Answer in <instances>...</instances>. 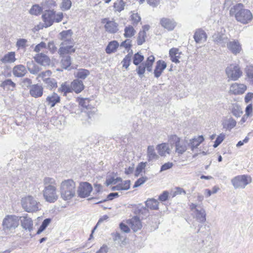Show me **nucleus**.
Wrapping results in <instances>:
<instances>
[{"instance_id": "a19ab883", "label": "nucleus", "mask_w": 253, "mask_h": 253, "mask_svg": "<svg viewBox=\"0 0 253 253\" xmlns=\"http://www.w3.org/2000/svg\"><path fill=\"white\" fill-rule=\"evenodd\" d=\"M58 92L63 94V95H66L67 93L71 92V85H69L65 82L62 83L58 89Z\"/></svg>"}, {"instance_id": "ea45409f", "label": "nucleus", "mask_w": 253, "mask_h": 253, "mask_svg": "<svg viewBox=\"0 0 253 253\" xmlns=\"http://www.w3.org/2000/svg\"><path fill=\"white\" fill-rule=\"evenodd\" d=\"M136 33V31L132 26H126L124 29V37L126 38H130L133 37Z\"/></svg>"}, {"instance_id": "f704fd0d", "label": "nucleus", "mask_w": 253, "mask_h": 253, "mask_svg": "<svg viewBox=\"0 0 253 253\" xmlns=\"http://www.w3.org/2000/svg\"><path fill=\"white\" fill-rule=\"evenodd\" d=\"M147 157L149 162L157 160L159 156L156 154L153 146H149L147 148Z\"/></svg>"}, {"instance_id": "412c9836", "label": "nucleus", "mask_w": 253, "mask_h": 253, "mask_svg": "<svg viewBox=\"0 0 253 253\" xmlns=\"http://www.w3.org/2000/svg\"><path fill=\"white\" fill-rule=\"evenodd\" d=\"M212 38L213 42L215 43L220 45L223 47H225L229 41L228 38L225 35L219 33L213 35Z\"/></svg>"}, {"instance_id": "a18cd8bd", "label": "nucleus", "mask_w": 253, "mask_h": 253, "mask_svg": "<svg viewBox=\"0 0 253 253\" xmlns=\"http://www.w3.org/2000/svg\"><path fill=\"white\" fill-rule=\"evenodd\" d=\"M141 19L140 15L137 13H132L129 18L131 24L134 26H137Z\"/></svg>"}, {"instance_id": "423d86ee", "label": "nucleus", "mask_w": 253, "mask_h": 253, "mask_svg": "<svg viewBox=\"0 0 253 253\" xmlns=\"http://www.w3.org/2000/svg\"><path fill=\"white\" fill-rule=\"evenodd\" d=\"M225 73L228 80L237 81L242 76L243 72L238 65L232 64L228 66L225 69Z\"/></svg>"}, {"instance_id": "79ce46f5", "label": "nucleus", "mask_w": 253, "mask_h": 253, "mask_svg": "<svg viewBox=\"0 0 253 253\" xmlns=\"http://www.w3.org/2000/svg\"><path fill=\"white\" fill-rule=\"evenodd\" d=\"M0 86L4 89L13 90L15 86V84L10 79H7L1 83Z\"/></svg>"}, {"instance_id": "c9c22d12", "label": "nucleus", "mask_w": 253, "mask_h": 253, "mask_svg": "<svg viewBox=\"0 0 253 253\" xmlns=\"http://www.w3.org/2000/svg\"><path fill=\"white\" fill-rule=\"evenodd\" d=\"M236 121L233 118H230L222 123L223 127L227 130H231L236 125Z\"/></svg>"}, {"instance_id": "c03bdc74", "label": "nucleus", "mask_w": 253, "mask_h": 253, "mask_svg": "<svg viewBox=\"0 0 253 253\" xmlns=\"http://www.w3.org/2000/svg\"><path fill=\"white\" fill-rule=\"evenodd\" d=\"M44 83L46 84V87L49 90H51L53 88H56L57 87V83L55 79L53 78H49L48 79H45V82Z\"/></svg>"}, {"instance_id": "9d476101", "label": "nucleus", "mask_w": 253, "mask_h": 253, "mask_svg": "<svg viewBox=\"0 0 253 253\" xmlns=\"http://www.w3.org/2000/svg\"><path fill=\"white\" fill-rule=\"evenodd\" d=\"M171 138L175 141V152L179 155L183 154L187 149L188 141L185 139H180L175 135H172Z\"/></svg>"}, {"instance_id": "72a5a7b5", "label": "nucleus", "mask_w": 253, "mask_h": 253, "mask_svg": "<svg viewBox=\"0 0 253 253\" xmlns=\"http://www.w3.org/2000/svg\"><path fill=\"white\" fill-rule=\"evenodd\" d=\"M246 79L251 84H253V66H247L245 69Z\"/></svg>"}, {"instance_id": "b1692460", "label": "nucleus", "mask_w": 253, "mask_h": 253, "mask_svg": "<svg viewBox=\"0 0 253 253\" xmlns=\"http://www.w3.org/2000/svg\"><path fill=\"white\" fill-rule=\"evenodd\" d=\"M166 67L167 64L165 61L162 60L158 61L154 72L155 77L157 78L160 77L162 72Z\"/></svg>"}, {"instance_id": "58836bf2", "label": "nucleus", "mask_w": 253, "mask_h": 253, "mask_svg": "<svg viewBox=\"0 0 253 253\" xmlns=\"http://www.w3.org/2000/svg\"><path fill=\"white\" fill-rule=\"evenodd\" d=\"M231 112L232 114L236 117H240L243 114L241 106L237 103L232 104Z\"/></svg>"}, {"instance_id": "bb28decb", "label": "nucleus", "mask_w": 253, "mask_h": 253, "mask_svg": "<svg viewBox=\"0 0 253 253\" xmlns=\"http://www.w3.org/2000/svg\"><path fill=\"white\" fill-rule=\"evenodd\" d=\"M12 73L15 77H22L27 73V70L24 65L20 64L14 67Z\"/></svg>"}, {"instance_id": "0eeeda50", "label": "nucleus", "mask_w": 253, "mask_h": 253, "mask_svg": "<svg viewBox=\"0 0 253 253\" xmlns=\"http://www.w3.org/2000/svg\"><path fill=\"white\" fill-rule=\"evenodd\" d=\"M146 207H144L142 205L137 206L136 213L139 214H147L149 213L148 209L152 210H156L158 209L159 203L157 200L154 199H150L147 200L146 202Z\"/></svg>"}, {"instance_id": "774afa93", "label": "nucleus", "mask_w": 253, "mask_h": 253, "mask_svg": "<svg viewBox=\"0 0 253 253\" xmlns=\"http://www.w3.org/2000/svg\"><path fill=\"white\" fill-rule=\"evenodd\" d=\"M32 81L29 78H25L23 80L22 82V85L24 87H30L32 85Z\"/></svg>"}, {"instance_id": "6e6552de", "label": "nucleus", "mask_w": 253, "mask_h": 253, "mask_svg": "<svg viewBox=\"0 0 253 253\" xmlns=\"http://www.w3.org/2000/svg\"><path fill=\"white\" fill-rule=\"evenodd\" d=\"M105 31L109 34H115L119 31V25L114 18H105L102 19Z\"/></svg>"}, {"instance_id": "6ab92c4d", "label": "nucleus", "mask_w": 253, "mask_h": 253, "mask_svg": "<svg viewBox=\"0 0 253 253\" xmlns=\"http://www.w3.org/2000/svg\"><path fill=\"white\" fill-rule=\"evenodd\" d=\"M60 101V96L55 92H52L49 94L46 98L45 102L47 105L50 106V108H52L55 105L59 103Z\"/></svg>"}, {"instance_id": "1a4fd4ad", "label": "nucleus", "mask_w": 253, "mask_h": 253, "mask_svg": "<svg viewBox=\"0 0 253 253\" xmlns=\"http://www.w3.org/2000/svg\"><path fill=\"white\" fill-rule=\"evenodd\" d=\"M251 182V177L246 175H238L231 180V183L235 189H243Z\"/></svg>"}, {"instance_id": "4468645a", "label": "nucleus", "mask_w": 253, "mask_h": 253, "mask_svg": "<svg viewBox=\"0 0 253 253\" xmlns=\"http://www.w3.org/2000/svg\"><path fill=\"white\" fill-rule=\"evenodd\" d=\"M226 46L228 49L234 55H237L242 50L241 44L236 40H229Z\"/></svg>"}, {"instance_id": "13d9d810", "label": "nucleus", "mask_w": 253, "mask_h": 253, "mask_svg": "<svg viewBox=\"0 0 253 253\" xmlns=\"http://www.w3.org/2000/svg\"><path fill=\"white\" fill-rule=\"evenodd\" d=\"M131 55L130 53L127 54L123 60L122 63H123V67L127 69L130 65Z\"/></svg>"}, {"instance_id": "e2e57ef3", "label": "nucleus", "mask_w": 253, "mask_h": 253, "mask_svg": "<svg viewBox=\"0 0 253 253\" xmlns=\"http://www.w3.org/2000/svg\"><path fill=\"white\" fill-rule=\"evenodd\" d=\"M186 194V191L182 188L179 187H176L175 188V190L173 192L171 195L172 196V197H174L177 195H181V194Z\"/></svg>"}, {"instance_id": "4be33fe9", "label": "nucleus", "mask_w": 253, "mask_h": 253, "mask_svg": "<svg viewBox=\"0 0 253 253\" xmlns=\"http://www.w3.org/2000/svg\"><path fill=\"white\" fill-rule=\"evenodd\" d=\"M35 60L42 66L49 65L50 63V58L44 53H38L34 57Z\"/></svg>"}, {"instance_id": "09e8293b", "label": "nucleus", "mask_w": 253, "mask_h": 253, "mask_svg": "<svg viewBox=\"0 0 253 253\" xmlns=\"http://www.w3.org/2000/svg\"><path fill=\"white\" fill-rule=\"evenodd\" d=\"M78 101L79 102V105L83 107L84 108L89 109V101L90 100L87 98H78Z\"/></svg>"}, {"instance_id": "bf43d9fd", "label": "nucleus", "mask_w": 253, "mask_h": 253, "mask_svg": "<svg viewBox=\"0 0 253 253\" xmlns=\"http://www.w3.org/2000/svg\"><path fill=\"white\" fill-rule=\"evenodd\" d=\"M225 136V135L223 133H220L218 135L214 141V143L213 146V147L216 148L218 145H219L224 139Z\"/></svg>"}, {"instance_id": "393cba45", "label": "nucleus", "mask_w": 253, "mask_h": 253, "mask_svg": "<svg viewBox=\"0 0 253 253\" xmlns=\"http://www.w3.org/2000/svg\"><path fill=\"white\" fill-rule=\"evenodd\" d=\"M181 53V52L177 48H171L169 51V54L171 61L175 63H179Z\"/></svg>"}, {"instance_id": "0e129e2a", "label": "nucleus", "mask_w": 253, "mask_h": 253, "mask_svg": "<svg viewBox=\"0 0 253 253\" xmlns=\"http://www.w3.org/2000/svg\"><path fill=\"white\" fill-rule=\"evenodd\" d=\"M27 40L24 39H19L16 44V46L18 48H24L26 46Z\"/></svg>"}, {"instance_id": "680f3d73", "label": "nucleus", "mask_w": 253, "mask_h": 253, "mask_svg": "<svg viewBox=\"0 0 253 253\" xmlns=\"http://www.w3.org/2000/svg\"><path fill=\"white\" fill-rule=\"evenodd\" d=\"M47 49L49 50L50 52L52 54L54 53L57 51V47L53 41L49 42L47 44Z\"/></svg>"}, {"instance_id": "4d7b16f0", "label": "nucleus", "mask_w": 253, "mask_h": 253, "mask_svg": "<svg viewBox=\"0 0 253 253\" xmlns=\"http://www.w3.org/2000/svg\"><path fill=\"white\" fill-rule=\"evenodd\" d=\"M122 181V178L120 177H117L115 178L113 177H109L106 180V184L107 186H109L111 184H116L118 182Z\"/></svg>"}, {"instance_id": "dca6fc26", "label": "nucleus", "mask_w": 253, "mask_h": 253, "mask_svg": "<svg viewBox=\"0 0 253 253\" xmlns=\"http://www.w3.org/2000/svg\"><path fill=\"white\" fill-rule=\"evenodd\" d=\"M43 92V87L39 84H33L29 90L31 96L36 98L42 96Z\"/></svg>"}, {"instance_id": "f3484780", "label": "nucleus", "mask_w": 253, "mask_h": 253, "mask_svg": "<svg viewBox=\"0 0 253 253\" xmlns=\"http://www.w3.org/2000/svg\"><path fill=\"white\" fill-rule=\"evenodd\" d=\"M74 44L60 45V47L58 50V53L59 56L68 55L67 54L74 53L76 48L74 47Z\"/></svg>"}, {"instance_id": "5fc2aeb1", "label": "nucleus", "mask_w": 253, "mask_h": 253, "mask_svg": "<svg viewBox=\"0 0 253 253\" xmlns=\"http://www.w3.org/2000/svg\"><path fill=\"white\" fill-rule=\"evenodd\" d=\"M72 5V2L70 0H62L61 4V8L62 10H69Z\"/></svg>"}, {"instance_id": "cd10ccee", "label": "nucleus", "mask_w": 253, "mask_h": 253, "mask_svg": "<svg viewBox=\"0 0 253 253\" xmlns=\"http://www.w3.org/2000/svg\"><path fill=\"white\" fill-rule=\"evenodd\" d=\"M128 224L134 232H136L142 227V224L139 217L134 216L128 221Z\"/></svg>"}, {"instance_id": "7ed1b4c3", "label": "nucleus", "mask_w": 253, "mask_h": 253, "mask_svg": "<svg viewBox=\"0 0 253 253\" xmlns=\"http://www.w3.org/2000/svg\"><path fill=\"white\" fill-rule=\"evenodd\" d=\"M60 190L61 197L63 200H70L75 196V182L72 179L65 180L61 182Z\"/></svg>"}, {"instance_id": "a878e982", "label": "nucleus", "mask_w": 253, "mask_h": 253, "mask_svg": "<svg viewBox=\"0 0 253 253\" xmlns=\"http://www.w3.org/2000/svg\"><path fill=\"white\" fill-rule=\"evenodd\" d=\"M194 38L197 43H202L206 41L207 36L204 30L198 29L195 33Z\"/></svg>"}, {"instance_id": "20e7f679", "label": "nucleus", "mask_w": 253, "mask_h": 253, "mask_svg": "<svg viewBox=\"0 0 253 253\" xmlns=\"http://www.w3.org/2000/svg\"><path fill=\"white\" fill-rule=\"evenodd\" d=\"M20 218L15 215H7L2 222L3 230L6 233H12L19 225Z\"/></svg>"}, {"instance_id": "f8f14e48", "label": "nucleus", "mask_w": 253, "mask_h": 253, "mask_svg": "<svg viewBox=\"0 0 253 253\" xmlns=\"http://www.w3.org/2000/svg\"><path fill=\"white\" fill-rule=\"evenodd\" d=\"M92 190L91 185L87 182L80 183L77 191L79 197L84 198L89 196Z\"/></svg>"}, {"instance_id": "3c124183", "label": "nucleus", "mask_w": 253, "mask_h": 253, "mask_svg": "<svg viewBox=\"0 0 253 253\" xmlns=\"http://www.w3.org/2000/svg\"><path fill=\"white\" fill-rule=\"evenodd\" d=\"M50 222H51L50 218L45 219L42 222V224L40 226V228H39V229L37 232V234H39L41 232H42L47 227V226L49 224Z\"/></svg>"}, {"instance_id": "603ef678", "label": "nucleus", "mask_w": 253, "mask_h": 253, "mask_svg": "<svg viewBox=\"0 0 253 253\" xmlns=\"http://www.w3.org/2000/svg\"><path fill=\"white\" fill-rule=\"evenodd\" d=\"M51 72L50 70H46L44 72H42L38 74V78H41L42 79L43 82H45V79H48L50 78L51 75Z\"/></svg>"}, {"instance_id": "a211bd4d", "label": "nucleus", "mask_w": 253, "mask_h": 253, "mask_svg": "<svg viewBox=\"0 0 253 253\" xmlns=\"http://www.w3.org/2000/svg\"><path fill=\"white\" fill-rule=\"evenodd\" d=\"M247 89V86L243 84L234 83L230 87V92L234 94H241Z\"/></svg>"}, {"instance_id": "e433bc0d", "label": "nucleus", "mask_w": 253, "mask_h": 253, "mask_svg": "<svg viewBox=\"0 0 253 253\" xmlns=\"http://www.w3.org/2000/svg\"><path fill=\"white\" fill-rule=\"evenodd\" d=\"M61 58V64L62 67L67 69L71 64V58L70 55L60 56Z\"/></svg>"}, {"instance_id": "052dcab7", "label": "nucleus", "mask_w": 253, "mask_h": 253, "mask_svg": "<svg viewBox=\"0 0 253 253\" xmlns=\"http://www.w3.org/2000/svg\"><path fill=\"white\" fill-rule=\"evenodd\" d=\"M146 67L144 66V63L140 64L136 68V71L140 78L143 76V75L145 72Z\"/></svg>"}, {"instance_id": "4c0bfd02", "label": "nucleus", "mask_w": 253, "mask_h": 253, "mask_svg": "<svg viewBox=\"0 0 253 253\" xmlns=\"http://www.w3.org/2000/svg\"><path fill=\"white\" fill-rule=\"evenodd\" d=\"M27 66L30 73L34 75L37 74L40 70V67L33 61L28 62Z\"/></svg>"}, {"instance_id": "8fccbe9b", "label": "nucleus", "mask_w": 253, "mask_h": 253, "mask_svg": "<svg viewBox=\"0 0 253 253\" xmlns=\"http://www.w3.org/2000/svg\"><path fill=\"white\" fill-rule=\"evenodd\" d=\"M147 163L146 162H141L138 164L137 166L136 170L135 171V176H138L141 172L144 170L146 167Z\"/></svg>"}, {"instance_id": "ddd939ff", "label": "nucleus", "mask_w": 253, "mask_h": 253, "mask_svg": "<svg viewBox=\"0 0 253 253\" xmlns=\"http://www.w3.org/2000/svg\"><path fill=\"white\" fill-rule=\"evenodd\" d=\"M73 32L71 30L63 31L60 34V40L62 41L60 44L63 45L65 44H74V41L72 38Z\"/></svg>"}, {"instance_id": "7c9ffc66", "label": "nucleus", "mask_w": 253, "mask_h": 253, "mask_svg": "<svg viewBox=\"0 0 253 253\" xmlns=\"http://www.w3.org/2000/svg\"><path fill=\"white\" fill-rule=\"evenodd\" d=\"M204 140L203 136L200 135L190 139L189 142H188V145L190 147L191 150L193 151Z\"/></svg>"}, {"instance_id": "f03ea898", "label": "nucleus", "mask_w": 253, "mask_h": 253, "mask_svg": "<svg viewBox=\"0 0 253 253\" xmlns=\"http://www.w3.org/2000/svg\"><path fill=\"white\" fill-rule=\"evenodd\" d=\"M43 183L44 188L42 193L44 199L48 202L54 203L58 197L56 192L55 180L52 177H45L43 179Z\"/></svg>"}, {"instance_id": "39448f33", "label": "nucleus", "mask_w": 253, "mask_h": 253, "mask_svg": "<svg viewBox=\"0 0 253 253\" xmlns=\"http://www.w3.org/2000/svg\"><path fill=\"white\" fill-rule=\"evenodd\" d=\"M21 202L22 208L28 212H35L39 209L40 203L32 196H27L22 198Z\"/></svg>"}, {"instance_id": "864d4df0", "label": "nucleus", "mask_w": 253, "mask_h": 253, "mask_svg": "<svg viewBox=\"0 0 253 253\" xmlns=\"http://www.w3.org/2000/svg\"><path fill=\"white\" fill-rule=\"evenodd\" d=\"M146 37V34L144 33V32L140 31L138 33L137 43L138 45H141L145 42V39Z\"/></svg>"}, {"instance_id": "69168bd1", "label": "nucleus", "mask_w": 253, "mask_h": 253, "mask_svg": "<svg viewBox=\"0 0 253 253\" xmlns=\"http://www.w3.org/2000/svg\"><path fill=\"white\" fill-rule=\"evenodd\" d=\"M148 179L146 177H142L138 179L135 182L133 187H137L145 183V181Z\"/></svg>"}, {"instance_id": "2eb2a0df", "label": "nucleus", "mask_w": 253, "mask_h": 253, "mask_svg": "<svg viewBox=\"0 0 253 253\" xmlns=\"http://www.w3.org/2000/svg\"><path fill=\"white\" fill-rule=\"evenodd\" d=\"M55 12L53 10H45L42 15V18L46 27H49L54 22Z\"/></svg>"}, {"instance_id": "49530a36", "label": "nucleus", "mask_w": 253, "mask_h": 253, "mask_svg": "<svg viewBox=\"0 0 253 253\" xmlns=\"http://www.w3.org/2000/svg\"><path fill=\"white\" fill-rule=\"evenodd\" d=\"M89 74V72L84 69H80L76 73V77L79 79H85Z\"/></svg>"}, {"instance_id": "473e14b6", "label": "nucleus", "mask_w": 253, "mask_h": 253, "mask_svg": "<svg viewBox=\"0 0 253 253\" xmlns=\"http://www.w3.org/2000/svg\"><path fill=\"white\" fill-rule=\"evenodd\" d=\"M119 46V42L116 41L110 42L107 46L105 51L108 54L115 52Z\"/></svg>"}, {"instance_id": "aec40b11", "label": "nucleus", "mask_w": 253, "mask_h": 253, "mask_svg": "<svg viewBox=\"0 0 253 253\" xmlns=\"http://www.w3.org/2000/svg\"><path fill=\"white\" fill-rule=\"evenodd\" d=\"M161 26L168 31H172L176 25V22L173 19L167 18H163L160 20Z\"/></svg>"}, {"instance_id": "f257e3e1", "label": "nucleus", "mask_w": 253, "mask_h": 253, "mask_svg": "<svg viewBox=\"0 0 253 253\" xmlns=\"http://www.w3.org/2000/svg\"><path fill=\"white\" fill-rule=\"evenodd\" d=\"M243 7L242 3L237 4L230 8L229 14L231 16H234L237 21L246 24L252 20L253 16L250 10Z\"/></svg>"}, {"instance_id": "de8ad7c7", "label": "nucleus", "mask_w": 253, "mask_h": 253, "mask_svg": "<svg viewBox=\"0 0 253 253\" xmlns=\"http://www.w3.org/2000/svg\"><path fill=\"white\" fill-rule=\"evenodd\" d=\"M42 8L38 4H35L30 9L29 12L32 15H38L42 11Z\"/></svg>"}, {"instance_id": "5701e85b", "label": "nucleus", "mask_w": 253, "mask_h": 253, "mask_svg": "<svg viewBox=\"0 0 253 253\" xmlns=\"http://www.w3.org/2000/svg\"><path fill=\"white\" fill-rule=\"evenodd\" d=\"M156 149L158 154L161 156H166L167 154H169L170 152L169 144L166 143L158 145Z\"/></svg>"}, {"instance_id": "2f4dec72", "label": "nucleus", "mask_w": 253, "mask_h": 253, "mask_svg": "<svg viewBox=\"0 0 253 253\" xmlns=\"http://www.w3.org/2000/svg\"><path fill=\"white\" fill-rule=\"evenodd\" d=\"M15 53L13 51L8 52L0 59V61L4 63H12L16 61Z\"/></svg>"}, {"instance_id": "338daca9", "label": "nucleus", "mask_w": 253, "mask_h": 253, "mask_svg": "<svg viewBox=\"0 0 253 253\" xmlns=\"http://www.w3.org/2000/svg\"><path fill=\"white\" fill-rule=\"evenodd\" d=\"M46 47V44L45 42H42L38 44L34 48V51L36 52H39L42 49Z\"/></svg>"}, {"instance_id": "c85d7f7f", "label": "nucleus", "mask_w": 253, "mask_h": 253, "mask_svg": "<svg viewBox=\"0 0 253 253\" xmlns=\"http://www.w3.org/2000/svg\"><path fill=\"white\" fill-rule=\"evenodd\" d=\"M84 87L83 82L78 79L74 80L71 84L72 91H74L76 93L81 92L84 89Z\"/></svg>"}, {"instance_id": "9b49d317", "label": "nucleus", "mask_w": 253, "mask_h": 253, "mask_svg": "<svg viewBox=\"0 0 253 253\" xmlns=\"http://www.w3.org/2000/svg\"><path fill=\"white\" fill-rule=\"evenodd\" d=\"M189 206L191 211L194 210V213L196 220L201 223L205 222L206 220V213L205 210L202 208L199 209L198 208V205L196 204L191 203Z\"/></svg>"}, {"instance_id": "37998d69", "label": "nucleus", "mask_w": 253, "mask_h": 253, "mask_svg": "<svg viewBox=\"0 0 253 253\" xmlns=\"http://www.w3.org/2000/svg\"><path fill=\"white\" fill-rule=\"evenodd\" d=\"M125 4L123 0H117L114 3V11L120 12L124 9Z\"/></svg>"}, {"instance_id": "6e6d98bb", "label": "nucleus", "mask_w": 253, "mask_h": 253, "mask_svg": "<svg viewBox=\"0 0 253 253\" xmlns=\"http://www.w3.org/2000/svg\"><path fill=\"white\" fill-rule=\"evenodd\" d=\"M143 59L144 56L137 52L134 55L133 63L135 65H138Z\"/></svg>"}, {"instance_id": "c756f323", "label": "nucleus", "mask_w": 253, "mask_h": 253, "mask_svg": "<svg viewBox=\"0 0 253 253\" xmlns=\"http://www.w3.org/2000/svg\"><path fill=\"white\" fill-rule=\"evenodd\" d=\"M20 218H22L21 219V226L25 230H28L29 231L31 232L33 230V221L32 219L27 216H23L21 217Z\"/></svg>"}]
</instances>
